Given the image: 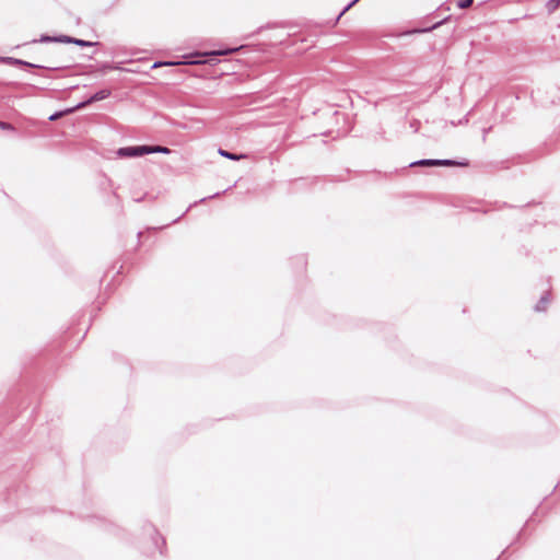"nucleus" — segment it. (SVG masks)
<instances>
[{
  "instance_id": "nucleus-1",
  "label": "nucleus",
  "mask_w": 560,
  "mask_h": 560,
  "mask_svg": "<svg viewBox=\"0 0 560 560\" xmlns=\"http://www.w3.org/2000/svg\"><path fill=\"white\" fill-rule=\"evenodd\" d=\"M120 158H135L148 154L147 145L120 148L117 151Z\"/></svg>"
},
{
  "instance_id": "nucleus-8",
  "label": "nucleus",
  "mask_w": 560,
  "mask_h": 560,
  "mask_svg": "<svg viewBox=\"0 0 560 560\" xmlns=\"http://www.w3.org/2000/svg\"><path fill=\"white\" fill-rule=\"evenodd\" d=\"M549 303V295L545 294L541 296L540 301L536 305V311H544L547 307V304Z\"/></svg>"
},
{
  "instance_id": "nucleus-14",
  "label": "nucleus",
  "mask_w": 560,
  "mask_h": 560,
  "mask_svg": "<svg viewBox=\"0 0 560 560\" xmlns=\"http://www.w3.org/2000/svg\"><path fill=\"white\" fill-rule=\"evenodd\" d=\"M172 65H175L174 62H161V61H158V62H154L152 68L155 69V68H159V67H162V66H172Z\"/></svg>"
},
{
  "instance_id": "nucleus-9",
  "label": "nucleus",
  "mask_w": 560,
  "mask_h": 560,
  "mask_svg": "<svg viewBox=\"0 0 560 560\" xmlns=\"http://www.w3.org/2000/svg\"><path fill=\"white\" fill-rule=\"evenodd\" d=\"M559 5H560V0H549L546 3V8L549 13L555 12L559 8Z\"/></svg>"
},
{
  "instance_id": "nucleus-3",
  "label": "nucleus",
  "mask_w": 560,
  "mask_h": 560,
  "mask_svg": "<svg viewBox=\"0 0 560 560\" xmlns=\"http://www.w3.org/2000/svg\"><path fill=\"white\" fill-rule=\"evenodd\" d=\"M454 162L451 160H420L411 164L421 166H440V165H452Z\"/></svg>"
},
{
  "instance_id": "nucleus-6",
  "label": "nucleus",
  "mask_w": 560,
  "mask_h": 560,
  "mask_svg": "<svg viewBox=\"0 0 560 560\" xmlns=\"http://www.w3.org/2000/svg\"><path fill=\"white\" fill-rule=\"evenodd\" d=\"M219 154L223 158H226V159H230V160H234V161H238L243 158V155H236L234 153H231L229 151H225L223 149H220L219 150Z\"/></svg>"
},
{
  "instance_id": "nucleus-4",
  "label": "nucleus",
  "mask_w": 560,
  "mask_h": 560,
  "mask_svg": "<svg viewBox=\"0 0 560 560\" xmlns=\"http://www.w3.org/2000/svg\"><path fill=\"white\" fill-rule=\"evenodd\" d=\"M74 38L70 36H59V37H50V36H43L40 38L42 43H49V42H57V43H71L73 44Z\"/></svg>"
},
{
  "instance_id": "nucleus-13",
  "label": "nucleus",
  "mask_w": 560,
  "mask_h": 560,
  "mask_svg": "<svg viewBox=\"0 0 560 560\" xmlns=\"http://www.w3.org/2000/svg\"><path fill=\"white\" fill-rule=\"evenodd\" d=\"M472 1H474V0H459V1L457 2V5H458L460 9H466V8H468V7H470V5H471Z\"/></svg>"
},
{
  "instance_id": "nucleus-2",
  "label": "nucleus",
  "mask_w": 560,
  "mask_h": 560,
  "mask_svg": "<svg viewBox=\"0 0 560 560\" xmlns=\"http://www.w3.org/2000/svg\"><path fill=\"white\" fill-rule=\"evenodd\" d=\"M110 95V90L108 89H103L98 92H96L95 94H93L89 100H86L85 102L83 103H80L75 106V108H83L85 107L88 104H91L93 102H98V101H103L105 98H107L108 96Z\"/></svg>"
},
{
  "instance_id": "nucleus-16",
  "label": "nucleus",
  "mask_w": 560,
  "mask_h": 560,
  "mask_svg": "<svg viewBox=\"0 0 560 560\" xmlns=\"http://www.w3.org/2000/svg\"><path fill=\"white\" fill-rule=\"evenodd\" d=\"M359 0L351 1L347 7L346 10H349L353 4H355Z\"/></svg>"
},
{
  "instance_id": "nucleus-12",
  "label": "nucleus",
  "mask_w": 560,
  "mask_h": 560,
  "mask_svg": "<svg viewBox=\"0 0 560 560\" xmlns=\"http://www.w3.org/2000/svg\"><path fill=\"white\" fill-rule=\"evenodd\" d=\"M73 44H75L78 46H82V47H88V46L94 45V43H92V42H86V40L78 39V38H74Z\"/></svg>"
},
{
  "instance_id": "nucleus-11",
  "label": "nucleus",
  "mask_w": 560,
  "mask_h": 560,
  "mask_svg": "<svg viewBox=\"0 0 560 560\" xmlns=\"http://www.w3.org/2000/svg\"><path fill=\"white\" fill-rule=\"evenodd\" d=\"M75 109H77V108H75V107H73V108L67 109V110H65V112L55 113L54 115H51V116L49 117V120H56V119L60 118L61 116H63L65 114H67V113H72V112H74Z\"/></svg>"
},
{
  "instance_id": "nucleus-15",
  "label": "nucleus",
  "mask_w": 560,
  "mask_h": 560,
  "mask_svg": "<svg viewBox=\"0 0 560 560\" xmlns=\"http://www.w3.org/2000/svg\"><path fill=\"white\" fill-rule=\"evenodd\" d=\"M0 127H1L2 129H8V130H9V129H10V130H11V129H13V128H12V126H11V125H9V124H7V122H0Z\"/></svg>"
},
{
  "instance_id": "nucleus-7",
  "label": "nucleus",
  "mask_w": 560,
  "mask_h": 560,
  "mask_svg": "<svg viewBox=\"0 0 560 560\" xmlns=\"http://www.w3.org/2000/svg\"><path fill=\"white\" fill-rule=\"evenodd\" d=\"M549 303V295L545 294L541 296L540 301L536 305V311H544L547 307V304Z\"/></svg>"
},
{
  "instance_id": "nucleus-10",
  "label": "nucleus",
  "mask_w": 560,
  "mask_h": 560,
  "mask_svg": "<svg viewBox=\"0 0 560 560\" xmlns=\"http://www.w3.org/2000/svg\"><path fill=\"white\" fill-rule=\"evenodd\" d=\"M236 49L213 50V51H210V52H206L205 56H224V55L231 54V52H233Z\"/></svg>"
},
{
  "instance_id": "nucleus-17",
  "label": "nucleus",
  "mask_w": 560,
  "mask_h": 560,
  "mask_svg": "<svg viewBox=\"0 0 560 560\" xmlns=\"http://www.w3.org/2000/svg\"><path fill=\"white\" fill-rule=\"evenodd\" d=\"M203 61L197 60V61H190V63H202Z\"/></svg>"
},
{
  "instance_id": "nucleus-5",
  "label": "nucleus",
  "mask_w": 560,
  "mask_h": 560,
  "mask_svg": "<svg viewBox=\"0 0 560 560\" xmlns=\"http://www.w3.org/2000/svg\"><path fill=\"white\" fill-rule=\"evenodd\" d=\"M147 150H148V154L150 153H170V149L166 148V147H161V145H154V147H150V145H147Z\"/></svg>"
}]
</instances>
